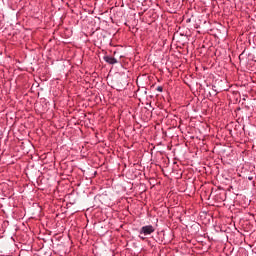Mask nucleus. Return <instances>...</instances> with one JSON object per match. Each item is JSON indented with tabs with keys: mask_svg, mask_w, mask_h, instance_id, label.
<instances>
[{
	"mask_svg": "<svg viewBox=\"0 0 256 256\" xmlns=\"http://www.w3.org/2000/svg\"><path fill=\"white\" fill-rule=\"evenodd\" d=\"M152 233H155V227L153 225H146L143 226L139 231V234L144 236L139 237L140 239L145 240V237H147V235H151Z\"/></svg>",
	"mask_w": 256,
	"mask_h": 256,
	"instance_id": "1",
	"label": "nucleus"
},
{
	"mask_svg": "<svg viewBox=\"0 0 256 256\" xmlns=\"http://www.w3.org/2000/svg\"><path fill=\"white\" fill-rule=\"evenodd\" d=\"M104 61L109 63V65H115L117 63V59L112 56H104Z\"/></svg>",
	"mask_w": 256,
	"mask_h": 256,
	"instance_id": "2",
	"label": "nucleus"
},
{
	"mask_svg": "<svg viewBox=\"0 0 256 256\" xmlns=\"http://www.w3.org/2000/svg\"><path fill=\"white\" fill-rule=\"evenodd\" d=\"M157 91H159L160 93H162V92H163V87L158 86V87H157Z\"/></svg>",
	"mask_w": 256,
	"mask_h": 256,
	"instance_id": "3",
	"label": "nucleus"
},
{
	"mask_svg": "<svg viewBox=\"0 0 256 256\" xmlns=\"http://www.w3.org/2000/svg\"><path fill=\"white\" fill-rule=\"evenodd\" d=\"M248 180H249V181H253V177H252V176H249V177H248Z\"/></svg>",
	"mask_w": 256,
	"mask_h": 256,
	"instance_id": "4",
	"label": "nucleus"
},
{
	"mask_svg": "<svg viewBox=\"0 0 256 256\" xmlns=\"http://www.w3.org/2000/svg\"><path fill=\"white\" fill-rule=\"evenodd\" d=\"M213 91H214V95H217V90L213 89Z\"/></svg>",
	"mask_w": 256,
	"mask_h": 256,
	"instance_id": "5",
	"label": "nucleus"
}]
</instances>
